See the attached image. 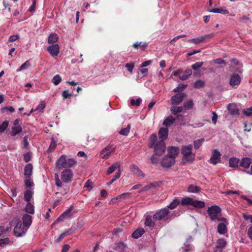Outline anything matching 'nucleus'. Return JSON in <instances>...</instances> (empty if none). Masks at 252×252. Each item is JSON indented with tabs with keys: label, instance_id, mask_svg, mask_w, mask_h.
Returning <instances> with one entry per match:
<instances>
[{
	"label": "nucleus",
	"instance_id": "f257e3e1",
	"mask_svg": "<svg viewBox=\"0 0 252 252\" xmlns=\"http://www.w3.org/2000/svg\"><path fill=\"white\" fill-rule=\"evenodd\" d=\"M76 164V161L74 158H67L65 155H62L56 161V168L61 170L63 168H70Z\"/></svg>",
	"mask_w": 252,
	"mask_h": 252
},
{
	"label": "nucleus",
	"instance_id": "f03ea898",
	"mask_svg": "<svg viewBox=\"0 0 252 252\" xmlns=\"http://www.w3.org/2000/svg\"><path fill=\"white\" fill-rule=\"evenodd\" d=\"M192 146L189 145L182 148L181 153L183 155V160L184 161H192L194 159L195 154L192 153Z\"/></svg>",
	"mask_w": 252,
	"mask_h": 252
},
{
	"label": "nucleus",
	"instance_id": "7ed1b4c3",
	"mask_svg": "<svg viewBox=\"0 0 252 252\" xmlns=\"http://www.w3.org/2000/svg\"><path fill=\"white\" fill-rule=\"evenodd\" d=\"M180 202L183 206L190 205L197 208H202L205 206V204L203 201L194 200L189 197L182 198Z\"/></svg>",
	"mask_w": 252,
	"mask_h": 252
},
{
	"label": "nucleus",
	"instance_id": "20e7f679",
	"mask_svg": "<svg viewBox=\"0 0 252 252\" xmlns=\"http://www.w3.org/2000/svg\"><path fill=\"white\" fill-rule=\"evenodd\" d=\"M209 216L212 220H218L220 221L219 217L220 214V209L218 206H213L209 207L207 210Z\"/></svg>",
	"mask_w": 252,
	"mask_h": 252
},
{
	"label": "nucleus",
	"instance_id": "39448f33",
	"mask_svg": "<svg viewBox=\"0 0 252 252\" xmlns=\"http://www.w3.org/2000/svg\"><path fill=\"white\" fill-rule=\"evenodd\" d=\"M28 228L24 225L22 221H18L14 228V233L16 236L21 237L24 235Z\"/></svg>",
	"mask_w": 252,
	"mask_h": 252
},
{
	"label": "nucleus",
	"instance_id": "423d86ee",
	"mask_svg": "<svg viewBox=\"0 0 252 252\" xmlns=\"http://www.w3.org/2000/svg\"><path fill=\"white\" fill-rule=\"evenodd\" d=\"M73 174L72 171L70 169H65L61 173V179L63 182L69 183L73 178Z\"/></svg>",
	"mask_w": 252,
	"mask_h": 252
},
{
	"label": "nucleus",
	"instance_id": "0eeeda50",
	"mask_svg": "<svg viewBox=\"0 0 252 252\" xmlns=\"http://www.w3.org/2000/svg\"><path fill=\"white\" fill-rule=\"evenodd\" d=\"M156 155L161 156L165 152V145L164 141H158L156 144L153 147Z\"/></svg>",
	"mask_w": 252,
	"mask_h": 252
},
{
	"label": "nucleus",
	"instance_id": "6e6552de",
	"mask_svg": "<svg viewBox=\"0 0 252 252\" xmlns=\"http://www.w3.org/2000/svg\"><path fill=\"white\" fill-rule=\"evenodd\" d=\"M169 212L167 208H164L157 211L153 216L155 220H159L165 219L169 214Z\"/></svg>",
	"mask_w": 252,
	"mask_h": 252
},
{
	"label": "nucleus",
	"instance_id": "1a4fd4ad",
	"mask_svg": "<svg viewBox=\"0 0 252 252\" xmlns=\"http://www.w3.org/2000/svg\"><path fill=\"white\" fill-rule=\"evenodd\" d=\"M213 34H205L204 35H202L201 36L195 38H192L191 39L188 40V42L189 43H192L194 44L198 45L200 44V43L203 42L205 41V39L207 38H211L213 37Z\"/></svg>",
	"mask_w": 252,
	"mask_h": 252
},
{
	"label": "nucleus",
	"instance_id": "9d476101",
	"mask_svg": "<svg viewBox=\"0 0 252 252\" xmlns=\"http://www.w3.org/2000/svg\"><path fill=\"white\" fill-rule=\"evenodd\" d=\"M185 96L186 94L184 93H179L173 95L171 98V104L173 105L180 104Z\"/></svg>",
	"mask_w": 252,
	"mask_h": 252
},
{
	"label": "nucleus",
	"instance_id": "9b49d317",
	"mask_svg": "<svg viewBox=\"0 0 252 252\" xmlns=\"http://www.w3.org/2000/svg\"><path fill=\"white\" fill-rule=\"evenodd\" d=\"M220 152L217 150H214L210 159V162L215 165L220 162Z\"/></svg>",
	"mask_w": 252,
	"mask_h": 252
},
{
	"label": "nucleus",
	"instance_id": "f8f14e48",
	"mask_svg": "<svg viewBox=\"0 0 252 252\" xmlns=\"http://www.w3.org/2000/svg\"><path fill=\"white\" fill-rule=\"evenodd\" d=\"M175 160L168 156H165L161 161V165L163 167L168 168L172 166L175 163Z\"/></svg>",
	"mask_w": 252,
	"mask_h": 252
},
{
	"label": "nucleus",
	"instance_id": "ddd939ff",
	"mask_svg": "<svg viewBox=\"0 0 252 252\" xmlns=\"http://www.w3.org/2000/svg\"><path fill=\"white\" fill-rule=\"evenodd\" d=\"M168 155L172 158H175L179 154V148L177 147H170L167 149Z\"/></svg>",
	"mask_w": 252,
	"mask_h": 252
},
{
	"label": "nucleus",
	"instance_id": "4468645a",
	"mask_svg": "<svg viewBox=\"0 0 252 252\" xmlns=\"http://www.w3.org/2000/svg\"><path fill=\"white\" fill-rule=\"evenodd\" d=\"M48 51L52 56H57L60 52V47L58 44H55L47 48Z\"/></svg>",
	"mask_w": 252,
	"mask_h": 252
},
{
	"label": "nucleus",
	"instance_id": "2eb2a0df",
	"mask_svg": "<svg viewBox=\"0 0 252 252\" xmlns=\"http://www.w3.org/2000/svg\"><path fill=\"white\" fill-rule=\"evenodd\" d=\"M121 163L119 161L115 162L108 168L107 174L108 175L111 174L117 169V172L121 171Z\"/></svg>",
	"mask_w": 252,
	"mask_h": 252
},
{
	"label": "nucleus",
	"instance_id": "dca6fc26",
	"mask_svg": "<svg viewBox=\"0 0 252 252\" xmlns=\"http://www.w3.org/2000/svg\"><path fill=\"white\" fill-rule=\"evenodd\" d=\"M252 163V159L248 157L243 158L240 160V165L245 168H249Z\"/></svg>",
	"mask_w": 252,
	"mask_h": 252
},
{
	"label": "nucleus",
	"instance_id": "f3484780",
	"mask_svg": "<svg viewBox=\"0 0 252 252\" xmlns=\"http://www.w3.org/2000/svg\"><path fill=\"white\" fill-rule=\"evenodd\" d=\"M168 135V128L167 127H161L159 129L158 131L159 138L161 139L160 140L164 141L165 140Z\"/></svg>",
	"mask_w": 252,
	"mask_h": 252
},
{
	"label": "nucleus",
	"instance_id": "a211bd4d",
	"mask_svg": "<svg viewBox=\"0 0 252 252\" xmlns=\"http://www.w3.org/2000/svg\"><path fill=\"white\" fill-rule=\"evenodd\" d=\"M241 78L237 74H234L231 77L229 84L232 87L238 86L241 82Z\"/></svg>",
	"mask_w": 252,
	"mask_h": 252
},
{
	"label": "nucleus",
	"instance_id": "6ab92c4d",
	"mask_svg": "<svg viewBox=\"0 0 252 252\" xmlns=\"http://www.w3.org/2000/svg\"><path fill=\"white\" fill-rule=\"evenodd\" d=\"M22 223L29 228L32 222V217L28 214H25L22 218Z\"/></svg>",
	"mask_w": 252,
	"mask_h": 252
},
{
	"label": "nucleus",
	"instance_id": "aec40b11",
	"mask_svg": "<svg viewBox=\"0 0 252 252\" xmlns=\"http://www.w3.org/2000/svg\"><path fill=\"white\" fill-rule=\"evenodd\" d=\"M159 186V184L157 182H155L153 183H151L145 187H144L140 190L139 191V192H141L142 191H146L150 189H155Z\"/></svg>",
	"mask_w": 252,
	"mask_h": 252
},
{
	"label": "nucleus",
	"instance_id": "412c9836",
	"mask_svg": "<svg viewBox=\"0 0 252 252\" xmlns=\"http://www.w3.org/2000/svg\"><path fill=\"white\" fill-rule=\"evenodd\" d=\"M130 170L133 174H135L138 177H144V174L139 169V168L135 165L133 164L130 167Z\"/></svg>",
	"mask_w": 252,
	"mask_h": 252
},
{
	"label": "nucleus",
	"instance_id": "4be33fe9",
	"mask_svg": "<svg viewBox=\"0 0 252 252\" xmlns=\"http://www.w3.org/2000/svg\"><path fill=\"white\" fill-rule=\"evenodd\" d=\"M22 131V127L21 126H13L11 127L10 135L12 136H15L20 134Z\"/></svg>",
	"mask_w": 252,
	"mask_h": 252
},
{
	"label": "nucleus",
	"instance_id": "5701e85b",
	"mask_svg": "<svg viewBox=\"0 0 252 252\" xmlns=\"http://www.w3.org/2000/svg\"><path fill=\"white\" fill-rule=\"evenodd\" d=\"M239 164H240V160L237 158L233 157L230 158L229 160V165L230 167H238Z\"/></svg>",
	"mask_w": 252,
	"mask_h": 252
},
{
	"label": "nucleus",
	"instance_id": "b1692460",
	"mask_svg": "<svg viewBox=\"0 0 252 252\" xmlns=\"http://www.w3.org/2000/svg\"><path fill=\"white\" fill-rule=\"evenodd\" d=\"M71 211V208H69L66 210L62 214L61 216H60V217L57 220V221H63L64 219L69 218L70 217Z\"/></svg>",
	"mask_w": 252,
	"mask_h": 252
},
{
	"label": "nucleus",
	"instance_id": "393cba45",
	"mask_svg": "<svg viewBox=\"0 0 252 252\" xmlns=\"http://www.w3.org/2000/svg\"><path fill=\"white\" fill-rule=\"evenodd\" d=\"M208 11L210 12L220 13L224 15L229 14V11L227 9H223L222 8H212L208 9Z\"/></svg>",
	"mask_w": 252,
	"mask_h": 252
},
{
	"label": "nucleus",
	"instance_id": "a878e982",
	"mask_svg": "<svg viewBox=\"0 0 252 252\" xmlns=\"http://www.w3.org/2000/svg\"><path fill=\"white\" fill-rule=\"evenodd\" d=\"M32 172V165L29 163L26 165L24 168V175L25 176H31Z\"/></svg>",
	"mask_w": 252,
	"mask_h": 252
},
{
	"label": "nucleus",
	"instance_id": "bb28decb",
	"mask_svg": "<svg viewBox=\"0 0 252 252\" xmlns=\"http://www.w3.org/2000/svg\"><path fill=\"white\" fill-rule=\"evenodd\" d=\"M175 119L172 116H169L163 121V125L166 126H169L174 123Z\"/></svg>",
	"mask_w": 252,
	"mask_h": 252
},
{
	"label": "nucleus",
	"instance_id": "cd10ccee",
	"mask_svg": "<svg viewBox=\"0 0 252 252\" xmlns=\"http://www.w3.org/2000/svg\"><path fill=\"white\" fill-rule=\"evenodd\" d=\"M226 245V241L224 239H220L217 242L216 246L217 249H220V251L225 247Z\"/></svg>",
	"mask_w": 252,
	"mask_h": 252
},
{
	"label": "nucleus",
	"instance_id": "c85d7f7f",
	"mask_svg": "<svg viewBox=\"0 0 252 252\" xmlns=\"http://www.w3.org/2000/svg\"><path fill=\"white\" fill-rule=\"evenodd\" d=\"M144 233V230L143 228H139L133 232L132 237L135 239H137L141 237Z\"/></svg>",
	"mask_w": 252,
	"mask_h": 252
},
{
	"label": "nucleus",
	"instance_id": "c756f323",
	"mask_svg": "<svg viewBox=\"0 0 252 252\" xmlns=\"http://www.w3.org/2000/svg\"><path fill=\"white\" fill-rule=\"evenodd\" d=\"M25 210L29 214H33L34 213V206L31 202H28L25 207Z\"/></svg>",
	"mask_w": 252,
	"mask_h": 252
},
{
	"label": "nucleus",
	"instance_id": "7c9ffc66",
	"mask_svg": "<svg viewBox=\"0 0 252 252\" xmlns=\"http://www.w3.org/2000/svg\"><path fill=\"white\" fill-rule=\"evenodd\" d=\"M157 136L156 133L152 134L150 138L149 147L153 148L157 143Z\"/></svg>",
	"mask_w": 252,
	"mask_h": 252
},
{
	"label": "nucleus",
	"instance_id": "2f4dec72",
	"mask_svg": "<svg viewBox=\"0 0 252 252\" xmlns=\"http://www.w3.org/2000/svg\"><path fill=\"white\" fill-rule=\"evenodd\" d=\"M33 192L29 189L26 190L24 192V199L26 201L30 202L31 199L32 198Z\"/></svg>",
	"mask_w": 252,
	"mask_h": 252
},
{
	"label": "nucleus",
	"instance_id": "473e14b6",
	"mask_svg": "<svg viewBox=\"0 0 252 252\" xmlns=\"http://www.w3.org/2000/svg\"><path fill=\"white\" fill-rule=\"evenodd\" d=\"M227 109L231 114H237L238 110L236 106L234 104H229L227 106Z\"/></svg>",
	"mask_w": 252,
	"mask_h": 252
},
{
	"label": "nucleus",
	"instance_id": "72a5a7b5",
	"mask_svg": "<svg viewBox=\"0 0 252 252\" xmlns=\"http://www.w3.org/2000/svg\"><path fill=\"white\" fill-rule=\"evenodd\" d=\"M183 110L182 106H172L170 109V111L172 113L176 115L177 113L181 112Z\"/></svg>",
	"mask_w": 252,
	"mask_h": 252
},
{
	"label": "nucleus",
	"instance_id": "f704fd0d",
	"mask_svg": "<svg viewBox=\"0 0 252 252\" xmlns=\"http://www.w3.org/2000/svg\"><path fill=\"white\" fill-rule=\"evenodd\" d=\"M58 39V36L56 33L51 34L48 37V42L49 44H53L57 41Z\"/></svg>",
	"mask_w": 252,
	"mask_h": 252
},
{
	"label": "nucleus",
	"instance_id": "c9c22d12",
	"mask_svg": "<svg viewBox=\"0 0 252 252\" xmlns=\"http://www.w3.org/2000/svg\"><path fill=\"white\" fill-rule=\"evenodd\" d=\"M226 227L224 223H220L218 225V231L221 234H223L226 232Z\"/></svg>",
	"mask_w": 252,
	"mask_h": 252
},
{
	"label": "nucleus",
	"instance_id": "e433bc0d",
	"mask_svg": "<svg viewBox=\"0 0 252 252\" xmlns=\"http://www.w3.org/2000/svg\"><path fill=\"white\" fill-rule=\"evenodd\" d=\"M200 190V188L199 187L192 185H189L188 188V191L190 192L197 193L199 192Z\"/></svg>",
	"mask_w": 252,
	"mask_h": 252
},
{
	"label": "nucleus",
	"instance_id": "4c0bfd02",
	"mask_svg": "<svg viewBox=\"0 0 252 252\" xmlns=\"http://www.w3.org/2000/svg\"><path fill=\"white\" fill-rule=\"evenodd\" d=\"M9 125V121L5 120L2 122L0 125V134H1L4 132L5 129L7 128Z\"/></svg>",
	"mask_w": 252,
	"mask_h": 252
},
{
	"label": "nucleus",
	"instance_id": "58836bf2",
	"mask_svg": "<svg viewBox=\"0 0 252 252\" xmlns=\"http://www.w3.org/2000/svg\"><path fill=\"white\" fill-rule=\"evenodd\" d=\"M180 202V201L178 199H175L167 206V208H170L171 210L174 209L177 206Z\"/></svg>",
	"mask_w": 252,
	"mask_h": 252
},
{
	"label": "nucleus",
	"instance_id": "ea45409f",
	"mask_svg": "<svg viewBox=\"0 0 252 252\" xmlns=\"http://www.w3.org/2000/svg\"><path fill=\"white\" fill-rule=\"evenodd\" d=\"M25 185L27 187H31L33 186V183L32 182L31 176H25L24 180Z\"/></svg>",
	"mask_w": 252,
	"mask_h": 252
},
{
	"label": "nucleus",
	"instance_id": "a19ab883",
	"mask_svg": "<svg viewBox=\"0 0 252 252\" xmlns=\"http://www.w3.org/2000/svg\"><path fill=\"white\" fill-rule=\"evenodd\" d=\"M192 70L191 69L187 70L185 73L180 77V78L182 80H186L190 76Z\"/></svg>",
	"mask_w": 252,
	"mask_h": 252
},
{
	"label": "nucleus",
	"instance_id": "79ce46f5",
	"mask_svg": "<svg viewBox=\"0 0 252 252\" xmlns=\"http://www.w3.org/2000/svg\"><path fill=\"white\" fill-rule=\"evenodd\" d=\"M31 65L29 61H27L23 64H22L19 68L17 69V72H20L23 70L27 69Z\"/></svg>",
	"mask_w": 252,
	"mask_h": 252
},
{
	"label": "nucleus",
	"instance_id": "37998d69",
	"mask_svg": "<svg viewBox=\"0 0 252 252\" xmlns=\"http://www.w3.org/2000/svg\"><path fill=\"white\" fill-rule=\"evenodd\" d=\"M130 128V126L129 125H128L125 128H122L119 132V133L121 135L126 136L129 132Z\"/></svg>",
	"mask_w": 252,
	"mask_h": 252
},
{
	"label": "nucleus",
	"instance_id": "c03bdc74",
	"mask_svg": "<svg viewBox=\"0 0 252 252\" xmlns=\"http://www.w3.org/2000/svg\"><path fill=\"white\" fill-rule=\"evenodd\" d=\"M145 224L149 227H153L154 225V222L152 220L151 216H147L145 222Z\"/></svg>",
	"mask_w": 252,
	"mask_h": 252
},
{
	"label": "nucleus",
	"instance_id": "a18cd8bd",
	"mask_svg": "<svg viewBox=\"0 0 252 252\" xmlns=\"http://www.w3.org/2000/svg\"><path fill=\"white\" fill-rule=\"evenodd\" d=\"M204 138H200L194 141V147L195 149H198L202 144L204 141Z\"/></svg>",
	"mask_w": 252,
	"mask_h": 252
},
{
	"label": "nucleus",
	"instance_id": "49530a36",
	"mask_svg": "<svg viewBox=\"0 0 252 252\" xmlns=\"http://www.w3.org/2000/svg\"><path fill=\"white\" fill-rule=\"evenodd\" d=\"M52 81L55 85H58L62 81V78L60 75H56L53 77Z\"/></svg>",
	"mask_w": 252,
	"mask_h": 252
},
{
	"label": "nucleus",
	"instance_id": "de8ad7c7",
	"mask_svg": "<svg viewBox=\"0 0 252 252\" xmlns=\"http://www.w3.org/2000/svg\"><path fill=\"white\" fill-rule=\"evenodd\" d=\"M148 46V43H146V42H144V43H142V42H135L134 44H133V47L135 48H137L138 46H140L142 48V50H144V49L147 47Z\"/></svg>",
	"mask_w": 252,
	"mask_h": 252
},
{
	"label": "nucleus",
	"instance_id": "09e8293b",
	"mask_svg": "<svg viewBox=\"0 0 252 252\" xmlns=\"http://www.w3.org/2000/svg\"><path fill=\"white\" fill-rule=\"evenodd\" d=\"M204 82L201 80H198L193 84L194 88L200 89L204 86Z\"/></svg>",
	"mask_w": 252,
	"mask_h": 252
},
{
	"label": "nucleus",
	"instance_id": "8fccbe9b",
	"mask_svg": "<svg viewBox=\"0 0 252 252\" xmlns=\"http://www.w3.org/2000/svg\"><path fill=\"white\" fill-rule=\"evenodd\" d=\"M45 107V103L44 101H41L37 107L35 109V111L39 112H43V109Z\"/></svg>",
	"mask_w": 252,
	"mask_h": 252
},
{
	"label": "nucleus",
	"instance_id": "3c124183",
	"mask_svg": "<svg viewBox=\"0 0 252 252\" xmlns=\"http://www.w3.org/2000/svg\"><path fill=\"white\" fill-rule=\"evenodd\" d=\"M55 180L56 185L58 187H62L63 186V183L59 179V175L57 173L55 174Z\"/></svg>",
	"mask_w": 252,
	"mask_h": 252
},
{
	"label": "nucleus",
	"instance_id": "603ef678",
	"mask_svg": "<svg viewBox=\"0 0 252 252\" xmlns=\"http://www.w3.org/2000/svg\"><path fill=\"white\" fill-rule=\"evenodd\" d=\"M187 87V85H184V84H179L177 87H176V88H175L173 90V92L177 93V92L182 91L184 89H185Z\"/></svg>",
	"mask_w": 252,
	"mask_h": 252
},
{
	"label": "nucleus",
	"instance_id": "864d4df0",
	"mask_svg": "<svg viewBox=\"0 0 252 252\" xmlns=\"http://www.w3.org/2000/svg\"><path fill=\"white\" fill-rule=\"evenodd\" d=\"M142 101L140 98H137L136 100L133 99L130 100V104L132 106H139Z\"/></svg>",
	"mask_w": 252,
	"mask_h": 252
},
{
	"label": "nucleus",
	"instance_id": "5fc2aeb1",
	"mask_svg": "<svg viewBox=\"0 0 252 252\" xmlns=\"http://www.w3.org/2000/svg\"><path fill=\"white\" fill-rule=\"evenodd\" d=\"M193 102L191 100L188 101L187 102L184 103V107L186 109H190L193 106Z\"/></svg>",
	"mask_w": 252,
	"mask_h": 252
},
{
	"label": "nucleus",
	"instance_id": "6e6d98bb",
	"mask_svg": "<svg viewBox=\"0 0 252 252\" xmlns=\"http://www.w3.org/2000/svg\"><path fill=\"white\" fill-rule=\"evenodd\" d=\"M203 62H196L191 65V67L193 70H197L199 69L203 64Z\"/></svg>",
	"mask_w": 252,
	"mask_h": 252
},
{
	"label": "nucleus",
	"instance_id": "4d7b16f0",
	"mask_svg": "<svg viewBox=\"0 0 252 252\" xmlns=\"http://www.w3.org/2000/svg\"><path fill=\"white\" fill-rule=\"evenodd\" d=\"M9 239L6 238L4 239H0V247H3L9 242Z\"/></svg>",
	"mask_w": 252,
	"mask_h": 252
},
{
	"label": "nucleus",
	"instance_id": "13d9d810",
	"mask_svg": "<svg viewBox=\"0 0 252 252\" xmlns=\"http://www.w3.org/2000/svg\"><path fill=\"white\" fill-rule=\"evenodd\" d=\"M244 113L247 116H252V106L249 108L244 109Z\"/></svg>",
	"mask_w": 252,
	"mask_h": 252
},
{
	"label": "nucleus",
	"instance_id": "bf43d9fd",
	"mask_svg": "<svg viewBox=\"0 0 252 252\" xmlns=\"http://www.w3.org/2000/svg\"><path fill=\"white\" fill-rule=\"evenodd\" d=\"M115 151V148L111 146H107L104 149L102 150V153L104 152H110V153H113Z\"/></svg>",
	"mask_w": 252,
	"mask_h": 252
},
{
	"label": "nucleus",
	"instance_id": "052dcab7",
	"mask_svg": "<svg viewBox=\"0 0 252 252\" xmlns=\"http://www.w3.org/2000/svg\"><path fill=\"white\" fill-rule=\"evenodd\" d=\"M68 235L67 232L62 233L59 237L55 240L56 242L59 243L61 242L66 236Z\"/></svg>",
	"mask_w": 252,
	"mask_h": 252
},
{
	"label": "nucleus",
	"instance_id": "680f3d73",
	"mask_svg": "<svg viewBox=\"0 0 252 252\" xmlns=\"http://www.w3.org/2000/svg\"><path fill=\"white\" fill-rule=\"evenodd\" d=\"M111 153H110V152H104L103 153H102V150L101 151L100 153V156L102 158L107 159L110 156Z\"/></svg>",
	"mask_w": 252,
	"mask_h": 252
},
{
	"label": "nucleus",
	"instance_id": "e2e57ef3",
	"mask_svg": "<svg viewBox=\"0 0 252 252\" xmlns=\"http://www.w3.org/2000/svg\"><path fill=\"white\" fill-rule=\"evenodd\" d=\"M125 66L127 68V70L129 71L130 73H131L132 72V70L134 66L133 63H127L126 64Z\"/></svg>",
	"mask_w": 252,
	"mask_h": 252
},
{
	"label": "nucleus",
	"instance_id": "0e129e2a",
	"mask_svg": "<svg viewBox=\"0 0 252 252\" xmlns=\"http://www.w3.org/2000/svg\"><path fill=\"white\" fill-rule=\"evenodd\" d=\"M2 112L4 111L9 112L10 113H13L15 111V109L12 106H7L2 108Z\"/></svg>",
	"mask_w": 252,
	"mask_h": 252
},
{
	"label": "nucleus",
	"instance_id": "69168bd1",
	"mask_svg": "<svg viewBox=\"0 0 252 252\" xmlns=\"http://www.w3.org/2000/svg\"><path fill=\"white\" fill-rule=\"evenodd\" d=\"M71 95V94L69 93L67 90H64L63 92L62 96L64 98H67Z\"/></svg>",
	"mask_w": 252,
	"mask_h": 252
},
{
	"label": "nucleus",
	"instance_id": "338daca9",
	"mask_svg": "<svg viewBox=\"0 0 252 252\" xmlns=\"http://www.w3.org/2000/svg\"><path fill=\"white\" fill-rule=\"evenodd\" d=\"M214 63L218 64H224V65L226 64V63L225 61L220 58L217 59L214 61Z\"/></svg>",
	"mask_w": 252,
	"mask_h": 252
},
{
	"label": "nucleus",
	"instance_id": "774afa93",
	"mask_svg": "<svg viewBox=\"0 0 252 252\" xmlns=\"http://www.w3.org/2000/svg\"><path fill=\"white\" fill-rule=\"evenodd\" d=\"M247 235L249 238L252 240V225L250 226L248 228Z\"/></svg>",
	"mask_w": 252,
	"mask_h": 252
}]
</instances>
